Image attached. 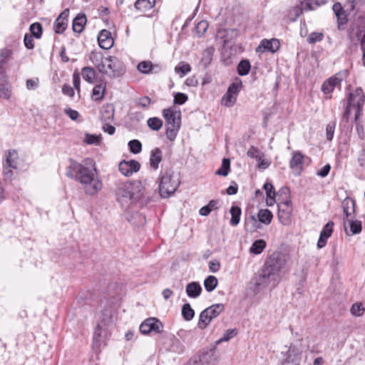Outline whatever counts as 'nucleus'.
I'll return each instance as SVG.
<instances>
[{
  "label": "nucleus",
  "instance_id": "obj_1",
  "mask_svg": "<svg viewBox=\"0 0 365 365\" xmlns=\"http://www.w3.org/2000/svg\"><path fill=\"white\" fill-rule=\"evenodd\" d=\"M69 163V165L66 168V175L78 181L82 185L86 194L94 195L102 189L103 182L98 178L93 160L86 158L82 163H78L70 159Z\"/></svg>",
  "mask_w": 365,
  "mask_h": 365
},
{
  "label": "nucleus",
  "instance_id": "obj_2",
  "mask_svg": "<svg viewBox=\"0 0 365 365\" xmlns=\"http://www.w3.org/2000/svg\"><path fill=\"white\" fill-rule=\"evenodd\" d=\"M116 196L118 202L125 208L132 204L143 207L149 201V197L145 195L144 186L138 180L119 184L116 189Z\"/></svg>",
  "mask_w": 365,
  "mask_h": 365
},
{
  "label": "nucleus",
  "instance_id": "obj_3",
  "mask_svg": "<svg viewBox=\"0 0 365 365\" xmlns=\"http://www.w3.org/2000/svg\"><path fill=\"white\" fill-rule=\"evenodd\" d=\"M180 180L177 175H175L171 170H166L160 178L159 184V192L162 197H168L173 194L178 186Z\"/></svg>",
  "mask_w": 365,
  "mask_h": 365
},
{
  "label": "nucleus",
  "instance_id": "obj_4",
  "mask_svg": "<svg viewBox=\"0 0 365 365\" xmlns=\"http://www.w3.org/2000/svg\"><path fill=\"white\" fill-rule=\"evenodd\" d=\"M225 306L222 303L215 304L204 309L200 314L198 327L205 329L212 319L216 318L224 310Z\"/></svg>",
  "mask_w": 365,
  "mask_h": 365
},
{
  "label": "nucleus",
  "instance_id": "obj_5",
  "mask_svg": "<svg viewBox=\"0 0 365 365\" xmlns=\"http://www.w3.org/2000/svg\"><path fill=\"white\" fill-rule=\"evenodd\" d=\"M19 155L16 150H9L5 153V160L3 163V175L5 180H11L13 170L18 168Z\"/></svg>",
  "mask_w": 365,
  "mask_h": 365
},
{
  "label": "nucleus",
  "instance_id": "obj_6",
  "mask_svg": "<svg viewBox=\"0 0 365 365\" xmlns=\"http://www.w3.org/2000/svg\"><path fill=\"white\" fill-rule=\"evenodd\" d=\"M105 64L109 71L107 70V73L103 74L107 75L110 78L122 76L125 72L123 63L116 57L108 56L105 58Z\"/></svg>",
  "mask_w": 365,
  "mask_h": 365
},
{
  "label": "nucleus",
  "instance_id": "obj_7",
  "mask_svg": "<svg viewBox=\"0 0 365 365\" xmlns=\"http://www.w3.org/2000/svg\"><path fill=\"white\" fill-rule=\"evenodd\" d=\"M285 262V259L281 253L274 252L268 257L263 267L277 277Z\"/></svg>",
  "mask_w": 365,
  "mask_h": 365
},
{
  "label": "nucleus",
  "instance_id": "obj_8",
  "mask_svg": "<svg viewBox=\"0 0 365 365\" xmlns=\"http://www.w3.org/2000/svg\"><path fill=\"white\" fill-rule=\"evenodd\" d=\"M242 86V81L239 78L230 84L227 93L222 98L224 105L227 107H232L237 101V96Z\"/></svg>",
  "mask_w": 365,
  "mask_h": 365
},
{
  "label": "nucleus",
  "instance_id": "obj_9",
  "mask_svg": "<svg viewBox=\"0 0 365 365\" xmlns=\"http://www.w3.org/2000/svg\"><path fill=\"white\" fill-rule=\"evenodd\" d=\"M163 325L161 322L155 317L145 319L140 326V331L143 334L150 333L160 334L163 331Z\"/></svg>",
  "mask_w": 365,
  "mask_h": 365
},
{
  "label": "nucleus",
  "instance_id": "obj_10",
  "mask_svg": "<svg viewBox=\"0 0 365 365\" xmlns=\"http://www.w3.org/2000/svg\"><path fill=\"white\" fill-rule=\"evenodd\" d=\"M346 71L339 72L334 76L326 80L322 86V92L326 95L331 94L334 88L341 85V81L346 76Z\"/></svg>",
  "mask_w": 365,
  "mask_h": 365
},
{
  "label": "nucleus",
  "instance_id": "obj_11",
  "mask_svg": "<svg viewBox=\"0 0 365 365\" xmlns=\"http://www.w3.org/2000/svg\"><path fill=\"white\" fill-rule=\"evenodd\" d=\"M180 112H178V116L176 118H172L171 120H166L165 135L170 141H174L176 138L178 131L180 129L181 118Z\"/></svg>",
  "mask_w": 365,
  "mask_h": 365
},
{
  "label": "nucleus",
  "instance_id": "obj_12",
  "mask_svg": "<svg viewBox=\"0 0 365 365\" xmlns=\"http://www.w3.org/2000/svg\"><path fill=\"white\" fill-rule=\"evenodd\" d=\"M283 362L287 365L300 363L302 354L296 346L291 344L286 351H282Z\"/></svg>",
  "mask_w": 365,
  "mask_h": 365
},
{
  "label": "nucleus",
  "instance_id": "obj_13",
  "mask_svg": "<svg viewBox=\"0 0 365 365\" xmlns=\"http://www.w3.org/2000/svg\"><path fill=\"white\" fill-rule=\"evenodd\" d=\"M140 164L135 160H122L118 165L119 171L125 176H131L134 173L139 171Z\"/></svg>",
  "mask_w": 365,
  "mask_h": 365
},
{
  "label": "nucleus",
  "instance_id": "obj_14",
  "mask_svg": "<svg viewBox=\"0 0 365 365\" xmlns=\"http://www.w3.org/2000/svg\"><path fill=\"white\" fill-rule=\"evenodd\" d=\"M276 279L277 277L262 267L255 276L254 279V284L258 288H264L270 282L271 280H276Z\"/></svg>",
  "mask_w": 365,
  "mask_h": 365
},
{
  "label": "nucleus",
  "instance_id": "obj_15",
  "mask_svg": "<svg viewBox=\"0 0 365 365\" xmlns=\"http://www.w3.org/2000/svg\"><path fill=\"white\" fill-rule=\"evenodd\" d=\"M334 222L329 221L320 232L319 237L317 242V247L322 249L327 245V240L331 236L334 232Z\"/></svg>",
  "mask_w": 365,
  "mask_h": 365
},
{
  "label": "nucleus",
  "instance_id": "obj_16",
  "mask_svg": "<svg viewBox=\"0 0 365 365\" xmlns=\"http://www.w3.org/2000/svg\"><path fill=\"white\" fill-rule=\"evenodd\" d=\"M69 9H64L53 23V29L56 34H63L68 26Z\"/></svg>",
  "mask_w": 365,
  "mask_h": 365
},
{
  "label": "nucleus",
  "instance_id": "obj_17",
  "mask_svg": "<svg viewBox=\"0 0 365 365\" xmlns=\"http://www.w3.org/2000/svg\"><path fill=\"white\" fill-rule=\"evenodd\" d=\"M304 155L299 151H295L292 153V157L289 161V167L295 175H299L303 170V159Z\"/></svg>",
  "mask_w": 365,
  "mask_h": 365
},
{
  "label": "nucleus",
  "instance_id": "obj_18",
  "mask_svg": "<svg viewBox=\"0 0 365 365\" xmlns=\"http://www.w3.org/2000/svg\"><path fill=\"white\" fill-rule=\"evenodd\" d=\"M137 70L143 74L158 73L162 67L160 64H153L150 61H143L138 64Z\"/></svg>",
  "mask_w": 365,
  "mask_h": 365
},
{
  "label": "nucleus",
  "instance_id": "obj_19",
  "mask_svg": "<svg viewBox=\"0 0 365 365\" xmlns=\"http://www.w3.org/2000/svg\"><path fill=\"white\" fill-rule=\"evenodd\" d=\"M354 218H355V215L347 220L344 219V229L347 235H356L361 232V222L359 220H354Z\"/></svg>",
  "mask_w": 365,
  "mask_h": 365
},
{
  "label": "nucleus",
  "instance_id": "obj_20",
  "mask_svg": "<svg viewBox=\"0 0 365 365\" xmlns=\"http://www.w3.org/2000/svg\"><path fill=\"white\" fill-rule=\"evenodd\" d=\"M279 46L280 43L277 38H272L270 40L264 39L260 42L259 45L256 49V51H270L272 53H274L279 48Z\"/></svg>",
  "mask_w": 365,
  "mask_h": 365
},
{
  "label": "nucleus",
  "instance_id": "obj_21",
  "mask_svg": "<svg viewBox=\"0 0 365 365\" xmlns=\"http://www.w3.org/2000/svg\"><path fill=\"white\" fill-rule=\"evenodd\" d=\"M190 360L191 365H214L215 361L213 355L208 351L195 356Z\"/></svg>",
  "mask_w": 365,
  "mask_h": 365
},
{
  "label": "nucleus",
  "instance_id": "obj_22",
  "mask_svg": "<svg viewBox=\"0 0 365 365\" xmlns=\"http://www.w3.org/2000/svg\"><path fill=\"white\" fill-rule=\"evenodd\" d=\"M89 58L101 73H107V69H106L105 58H103V55L101 52L96 51H92L90 54Z\"/></svg>",
  "mask_w": 365,
  "mask_h": 365
},
{
  "label": "nucleus",
  "instance_id": "obj_23",
  "mask_svg": "<svg viewBox=\"0 0 365 365\" xmlns=\"http://www.w3.org/2000/svg\"><path fill=\"white\" fill-rule=\"evenodd\" d=\"M98 45L105 50L110 48L113 45V39L111 34L106 29L102 30L98 36Z\"/></svg>",
  "mask_w": 365,
  "mask_h": 365
},
{
  "label": "nucleus",
  "instance_id": "obj_24",
  "mask_svg": "<svg viewBox=\"0 0 365 365\" xmlns=\"http://www.w3.org/2000/svg\"><path fill=\"white\" fill-rule=\"evenodd\" d=\"M13 51L11 48H4L0 49V74H6L5 66L11 60Z\"/></svg>",
  "mask_w": 365,
  "mask_h": 365
},
{
  "label": "nucleus",
  "instance_id": "obj_25",
  "mask_svg": "<svg viewBox=\"0 0 365 365\" xmlns=\"http://www.w3.org/2000/svg\"><path fill=\"white\" fill-rule=\"evenodd\" d=\"M355 200L350 197H346L342 201L341 207L346 217V220H349V217L352 218V217L355 215Z\"/></svg>",
  "mask_w": 365,
  "mask_h": 365
},
{
  "label": "nucleus",
  "instance_id": "obj_26",
  "mask_svg": "<svg viewBox=\"0 0 365 365\" xmlns=\"http://www.w3.org/2000/svg\"><path fill=\"white\" fill-rule=\"evenodd\" d=\"M292 212V207H282V205H278V219L283 225H288L291 222V215Z\"/></svg>",
  "mask_w": 365,
  "mask_h": 365
},
{
  "label": "nucleus",
  "instance_id": "obj_27",
  "mask_svg": "<svg viewBox=\"0 0 365 365\" xmlns=\"http://www.w3.org/2000/svg\"><path fill=\"white\" fill-rule=\"evenodd\" d=\"M202 287L197 282H192L187 284L185 292L190 298H197L202 292Z\"/></svg>",
  "mask_w": 365,
  "mask_h": 365
},
{
  "label": "nucleus",
  "instance_id": "obj_28",
  "mask_svg": "<svg viewBox=\"0 0 365 365\" xmlns=\"http://www.w3.org/2000/svg\"><path fill=\"white\" fill-rule=\"evenodd\" d=\"M261 228V222L257 220L255 215H250L249 217L245 218V229L246 231L254 232Z\"/></svg>",
  "mask_w": 365,
  "mask_h": 365
},
{
  "label": "nucleus",
  "instance_id": "obj_29",
  "mask_svg": "<svg viewBox=\"0 0 365 365\" xmlns=\"http://www.w3.org/2000/svg\"><path fill=\"white\" fill-rule=\"evenodd\" d=\"M163 159V153L162 150L159 148H155L150 152V165L154 169L157 170L159 167L160 163Z\"/></svg>",
  "mask_w": 365,
  "mask_h": 365
},
{
  "label": "nucleus",
  "instance_id": "obj_30",
  "mask_svg": "<svg viewBox=\"0 0 365 365\" xmlns=\"http://www.w3.org/2000/svg\"><path fill=\"white\" fill-rule=\"evenodd\" d=\"M86 16L83 14H78L73 20L72 29L76 33H81L86 24Z\"/></svg>",
  "mask_w": 365,
  "mask_h": 365
},
{
  "label": "nucleus",
  "instance_id": "obj_31",
  "mask_svg": "<svg viewBox=\"0 0 365 365\" xmlns=\"http://www.w3.org/2000/svg\"><path fill=\"white\" fill-rule=\"evenodd\" d=\"M6 74H0V98L9 99L11 95V89L6 81Z\"/></svg>",
  "mask_w": 365,
  "mask_h": 365
},
{
  "label": "nucleus",
  "instance_id": "obj_32",
  "mask_svg": "<svg viewBox=\"0 0 365 365\" xmlns=\"http://www.w3.org/2000/svg\"><path fill=\"white\" fill-rule=\"evenodd\" d=\"M257 217L259 222L268 225L273 219V215L268 209H260L258 212Z\"/></svg>",
  "mask_w": 365,
  "mask_h": 365
},
{
  "label": "nucleus",
  "instance_id": "obj_33",
  "mask_svg": "<svg viewBox=\"0 0 365 365\" xmlns=\"http://www.w3.org/2000/svg\"><path fill=\"white\" fill-rule=\"evenodd\" d=\"M327 2V0H305L301 1V4L304 6V10L313 11L324 5Z\"/></svg>",
  "mask_w": 365,
  "mask_h": 365
},
{
  "label": "nucleus",
  "instance_id": "obj_34",
  "mask_svg": "<svg viewBox=\"0 0 365 365\" xmlns=\"http://www.w3.org/2000/svg\"><path fill=\"white\" fill-rule=\"evenodd\" d=\"M156 0H137L135 8L140 11H147L155 5Z\"/></svg>",
  "mask_w": 365,
  "mask_h": 365
},
{
  "label": "nucleus",
  "instance_id": "obj_35",
  "mask_svg": "<svg viewBox=\"0 0 365 365\" xmlns=\"http://www.w3.org/2000/svg\"><path fill=\"white\" fill-rule=\"evenodd\" d=\"M231 214V219L230 224L231 226L235 227L240 222V216L242 214L241 208L236 205H232L230 210Z\"/></svg>",
  "mask_w": 365,
  "mask_h": 365
},
{
  "label": "nucleus",
  "instance_id": "obj_36",
  "mask_svg": "<svg viewBox=\"0 0 365 365\" xmlns=\"http://www.w3.org/2000/svg\"><path fill=\"white\" fill-rule=\"evenodd\" d=\"M106 83H101L96 85L92 91V98L95 101H101L103 98L104 93L106 91Z\"/></svg>",
  "mask_w": 365,
  "mask_h": 365
},
{
  "label": "nucleus",
  "instance_id": "obj_37",
  "mask_svg": "<svg viewBox=\"0 0 365 365\" xmlns=\"http://www.w3.org/2000/svg\"><path fill=\"white\" fill-rule=\"evenodd\" d=\"M267 197V203L268 205H272L275 202V190L274 186L270 182H265L263 186Z\"/></svg>",
  "mask_w": 365,
  "mask_h": 365
},
{
  "label": "nucleus",
  "instance_id": "obj_38",
  "mask_svg": "<svg viewBox=\"0 0 365 365\" xmlns=\"http://www.w3.org/2000/svg\"><path fill=\"white\" fill-rule=\"evenodd\" d=\"M81 74L83 78L89 83H93L96 77V72L92 67H84L82 68Z\"/></svg>",
  "mask_w": 365,
  "mask_h": 365
},
{
  "label": "nucleus",
  "instance_id": "obj_39",
  "mask_svg": "<svg viewBox=\"0 0 365 365\" xmlns=\"http://www.w3.org/2000/svg\"><path fill=\"white\" fill-rule=\"evenodd\" d=\"M214 48L212 47L206 48L202 53L200 63L206 68L212 62Z\"/></svg>",
  "mask_w": 365,
  "mask_h": 365
},
{
  "label": "nucleus",
  "instance_id": "obj_40",
  "mask_svg": "<svg viewBox=\"0 0 365 365\" xmlns=\"http://www.w3.org/2000/svg\"><path fill=\"white\" fill-rule=\"evenodd\" d=\"M356 36L360 40V44H365V16L359 18Z\"/></svg>",
  "mask_w": 365,
  "mask_h": 365
},
{
  "label": "nucleus",
  "instance_id": "obj_41",
  "mask_svg": "<svg viewBox=\"0 0 365 365\" xmlns=\"http://www.w3.org/2000/svg\"><path fill=\"white\" fill-rule=\"evenodd\" d=\"M303 10H304V9L302 4L300 6H295L289 11L287 17L289 21H295L301 16Z\"/></svg>",
  "mask_w": 365,
  "mask_h": 365
},
{
  "label": "nucleus",
  "instance_id": "obj_42",
  "mask_svg": "<svg viewBox=\"0 0 365 365\" xmlns=\"http://www.w3.org/2000/svg\"><path fill=\"white\" fill-rule=\"evenodd\" d=\"M251 68L250 62L247 59H243L240 61L237 67V73L240 76H246L250 73Z\"/></svg>",
  "mask_w": 365,
  "mask_h": 365
},
{
  "label": "nucleus",
  "instance_id": "obj_43",
  "mask_svg": "<svg viewBox=\"0 0 365 365\" xmlns=\"http://www.w3.org/2000/svg\"><path fill=\"white\" fill-rule=\"evenodd\" d=\"M265 247L266 242L264 240H257L252 243L250 251L255 255H259L262 252Z\"/></svg>",
  "mask_w": 365,
  "mask_h": 365
},
{
  "label": "nucleus",
  "instance_id": "obj_44",
  "mask_svg": "<svg viewBox=\"0 0 365 365\" xmlns=\"http://www.w3.org/2000/svg\"><path fill=\"white\" fill-rule=\"evenodd\" d=\"M218 280L213 275L208 276L204 281V287L207 292H212L217 286Z\"/></svg>",
  "mask_w": 365,
  "mask_h": 365
},
{
  "label": "nucleus",
  "instance_id": "obj_45",
  "mask_svg": "<svg viewBox=\"0 0 365 365\" xmlns=\"http://www.w3.org/2000/svg\"><path fill=\"white\" fill-rule=\"evenodd\" d=\"M29 31L31 32V36L36 38H40L43 33L42 25L38 22L33 23L29 26Z\"/></svg>",
  "mask_w": 365,
  "mask_h": 365
},
{
  "label": "nucleus",
  "instance_id": "obj_46",
  "mask_svg": "<svg viewBox=\"0 0 365 365\" xmlns=\"http://www.w3.org/2000/svg\"><path fill=\"white\" fill-rule=\"evenodd\" d=\"M182 316L186 321H190L193 319L195 316V311L190 304L187 303L182 305Z\"/></svg>",
  "mask_w": 365,
  "mask_h": 365
},
{
  "label": "nucleus",
  "instance_id": "obj_47",
  "mask_svg": "<svg viewBox=\"0 0 365 365\" xmlns=\"http://www.w3.org/2000/svg\"><path fill=\"white\" fill-rule=\"evenodd\" d=\"M354 96L352 93H349L347 103H346V108L344 109V114L342 116V121H344L345 123L349 122V115L351 114V105L354 102V99H353Z\"/></svg>",
  "mask_w": 365,
  "mask_h": 365
},
{
  "label": "nucleus",
  "instance_id": "obj_48",
  "mask_svg": "<svg viewBox=\"0 0 365 365\" xmlns=\"http://www.w3.org/2000/svg\"><path fill=\"white\" fill-rule=\"evenodd\" d=\"M163 120L158 117H152L148 119L147 125L153 130L158 131L163 126Z\"/></svg>",
  "mask_w": 365,
  "mask_h": 365
},
{
  "label": "nucleus",
  "instance_id": "obj_49",
  "mask_svg": "<svg viewBox=\"0 0 365 365\" xmlns=\"http://www.w3.org/2000/svg\"><path fill=\"white\" fill-rule=\"evenodd\" d=\"M230 170V160L223 158L221 167L216 171V174L222 176H227Z\"/></svg>",
  "mask_w": 365,
  "mask_h": 365
},
{
  "label": "nucleus",
  "instance_id": "obj_50",
  "mask_svg": "<svg viewBox=\"0 0 365 365\" xmlns=\"http://www.w3.org/2000/svg\"><path fill=\"white\" fill-rule=\"evenodd\" d=\"M114 118V109L110 106L104 107L101 113V120L104 122H111Z\"/></svg>",
  "mask_w": 365,
  "mask_h": 365
},
{
  "label": "nucleus",
  "instance_id": "obj_51",
  "mask_svg": "<svg viewBox=\"0 0 365 365\" xmlns=\"http://www.w3.org/2000/svg\"><path fill=\"white\" fill-rule=\"evenodd\" d=\"M208 28V23L207 21H199L195 27V32L197 37H201L207 31Z\"/></svg>",
  "mask_w": 365,
  "mask_h": 365
},
{
  "label": "nucleus",
  "instance_id": "obj_52",
  "mask_svg": "<svg viewBox=\"0 0 365 365\" xmlns=\"http://www.w3.org/2000/svg\"><path fill=\"white\" fill-rule=\"evenodd\" d=\"M101 327L99 324L95 329L93 337V347L99 348L101 345Z\"/></svg>",
  "mask_w": 365,
  "mask_h": 365
},
{
  "label": "nucleus",
  "instance_id": "obj_53",
  "mask_svg": "<svg viewBox=\"0 0 365 365\" xmlns=\"http://www.w3.org/2000/svg\"><path fill=\"white\" fill-rule=\"evenodd\" d=\"M130 151L133 154H138L142 150V144L138 140H131L128 142Z\"/></svg>",
  "mask_w": 365,
  "mask_h": 365
},
{
  "label": "nucleus",
  "instance_id": "obj_54",
  "mask_svg": "<svg viewBox=\"0 0 365 365\" xmlns=\"http://www.w3.org/2000/svg\"><path fill=\"white\" fill-rule=\"evenodd\" d=\"M324 38V34L322 32H312L308 36L307 41L309 44H314L320 42Z\"/></svg>",
  "mask_w": 365,
  "mask_h": 365
},
{
  "label": "nucleus",
  "instance_id": "obj_55",
  "mask_svg": "<svg viewBox=\"0 0 365 365\" xmlns=\"http://www.w3.org/2000/svg\"><path fill=\"white\" fill-rule=\"evenodd\" d=\"M175 71L176 73H181L182 76H185L191 71V66L188 63L182 61L175 66Z\"/></svg>",
  "mask_w": 365,
  "mask_h": 365
},
{
  "label": "nucleus",
  "instance_id": "obj_56",
  "mask_svg": "<svg viewBox=\"0 0 365 365\" xmlns=\"http://www.w3.org/2000/svg\"><path fill=\"white\" fill-rule=\"evenodd\" d=\"M336 128V122H329L326 127V138L329 141H331L334 137V130Z\"/></svg>",
  "mask_w": 365,
  "mask_h": 365
},
{
  "label": "nucleus",
  "instance_id": "obj_57",
  "mask_svg": "<svg viewBox=\"0 0 365 365\" xmlns=\"http://www.w3.org/2000/svg\"><path fill=\"white\" fill-rule=\"evenodd\" d=\"M350 311L352 315L360 317L364 314L365 309L361 303H355L352 305Z\"/></svg>",
  "mask_w": 365,
  "mask_h": 365
},
{
  "label": "nucleus",
  "instance_id": "obj_58",
  "mask_svg": "<svg viewBox=\"0 0 365 365\" xmlns=\"http://www.w3.org/2000/svg\"><path fill=\"white\" fill-rule=\"evenodd\" d=\"M237 334V331L235 329H227L220 339H218L216 343L219 344L223 341H227L230 339L233 338Z\"/></svg>",
  "mask_w": 365,
  "mask_h": 365
},
{
  "label": "nucleus",
  "instance_id": "obj_59",
  "mask_svg": "<svg viewBox=\"0 0 365 365\" xmlns=\"http://www.w3.org/2000/svg\"><path fill=\"white\" fill-rule=\"evenodd\" d=\"M257 147L251 146L247 152V155L248 157L251 158H255L256 160H260V155H263Z\"/></svg>",
  "mask_w": 365,
  "mask_h": 365
},
{
  "label": "nucleus",
  "instance_id": "obj_60",
  "mask_svg": "<svg viewBox=\"0 0 365 365\" xmlns=\"http://www.w3.org/2000/svg\"><path fill=\"white\" fill-rule=\"evenodd\" d=\"M84 142L88 145L98 144L101 142V137L96 135L86 133L85 135Z\"/></svg>",
  "mask_w": 365,
  "mask_h": 365
},
{
  "label": "nucleus",
  "instance_id": "obj_61",
  "mask_svg": "<svg viewBox=\"0 0 365 365\" xmlns=\"http://www.w3.org/2000/svg\"><path fill=\"white\" fill-rule=\"evenodd\" d=\"M188 99V97L186 94L183 93H177L174 96V103L178 105L184 104Z\"/></svg>",
  "mask_w": 365,
  "mask_h": 365
},
{
  "label": "nucleus",
  "instance_id": "obj_62",
  "mask_svg": "<svg viewBox=\"0 0 365 365\" xmlns=\"http://www.w3.org/2000/svg\"><path fill=\"white\" fill-rule=\"evenodd\" d=\"M177 112L174 111L171 108H165L163 110V116L166 120H171L172 118H176Z\"/></svg>",
  "mask_w": 365,
  "mask_h": 365
},
{
  "label": "nucleus",
  "instance_id": "obj_63",
  "mask_svg": "<svg viewBox=\"0 0 365 365\" xmlns=\"http://www.w3.org/2000/svg\"><path fill=\"white\" fill-rule=\"evenodd\" d=\"M34 37L29 34H26L24 38V43L26 48L33 49L34 48Z\"/></svg>",
  "mask_w": 365,
  "mask_h": 365
},
{
  "label": "nucleus",
  "instance_id": "obj_64",
  "mask_svg": "<svg viewBox=\"0 0 365 365\" xmlns=\"http://www.w3.org/2000/svg\"><path fill=\"white\" fill-rule=\"evenodd\" d=\"M357 161L362 169H365V148H363L358 154Z\"/></svg>",
  "mask_w": 365,
  "mask_h": 365
}]
</instances>
